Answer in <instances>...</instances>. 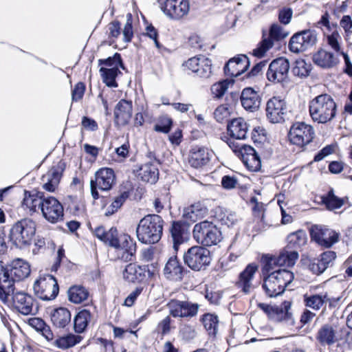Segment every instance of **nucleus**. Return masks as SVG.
Instances as JSON below:
<instances>
[{"label": "nucleus", "mask_w": 352, "mask_h": 352, "mask_svg": "<svg viewBox=\"0 0 352 352\" xmlns=\"http://www.w3.org/2000/svg\"><path fill=\"white\" fill-rule=\"evenodd\" d=\"M91 319L92 315L89 310L82 309L74 317V331L78 333L84 332Z\"/></svg>", "instance_id": "nucleus-40"}, {"label": "nucleus", "mask_w": 352, "mask_h": 352, "mask_svg": "<svg viewBox=\"0 0 352 352\" xmlns=\"http://www.w3.org/2000/svg\"><path fill=\"white\" fill-rule=\"evenodd\" d=\"M64 169L65 164L62 162L52 166L42 177L43 188L49 192H54L58 187Z\"/></svg>", "instance_id": "nucleus-21"}, {"label": "nucleus", "mask_w": 352, "mask_h": 352, "mask_svg": "<svg viewBox=\"0 0 352 352\" xmlns=\"http://www.w3.org/2000/svg\"><path fill=\"white\" fill-rule=\"evenodd\" d=\"M170 237L173 243V248L178 250L179 246L188 239V232L184 225L179 221H174L170 228Z\"/></svg>", "instance_id": "nucleus-33"}, {"label": "nucleus", "mask_w": 352, "mask_h": 352, "mask_svg": "<svg viewBox=\"0 0 352 352\" xmlns=\"http://www.w3.org/2000/svg\"><path fill=\"white\" fill-rule=\"evenodd\" d=\"M289 32H287L283 27L278 24H273L270 30L269 36L267 37L268 39L274 41H278L287 37Z\"/></svg>", "instance_id": "nucleus-50"}, {"label": "nucleus", "mask_w": 352, "mask_h": 352, "mask_svg": "<svg viewBox=\"0 0 352 352\" xmlns=\"http://www.w3.org/2000/svg\"><path fill=\"white\" fill-rule=\"evenodd\" d=\"M184 261L192 270H205L210 263V252L201 245H194L188 249L184 254Z\"/></svg>", "instance_id": "nucleus-7"}, {"label": "nucleus", "mask_w": 352, "mask_h": 352, "mask_svg": "<svg viewBox=\"0 0 352 352\" xmlns=\"http://www.w3.org/2000/svg\"><path fill=\"white\" fill-rule=\"evenodd\" d=\"M132 22V14L131 13H128L126 14V21L122 30L124 41L126 43L130 42L133 36Z\"/></svg>", "instance_id": "nucleus-56"}, {"label": "nucleus", "mask_w": 352, "mask_h": 352, "mask_svg": "<svg viewBox=\"0 0 352 352\" xmlns=\"http://www.w3.org/2000/svg\"><path fill=\"white\" fill-rule=\"evenodd\" d=\"M229 116L230 110L226 104L219 106L214 112V117L219 122H223L228 118Z\"/></svg>", "instance_id": "nucleus-57"}, {"label": "nucleus", "mask_w": 352, "mask_h": 352, "mask_svg": "<svg viewBox=\"0 0 352 352\" xmlns=\"http://www.w3.org/2000/svg\"><path fill=\"white\" fill-rule=\"evenodd\" d=\"M322 201L329 210L340 208L344 203L343 199L339 198L334 195L333 190L328 192L327 197H323Z\"/></svg>", "instance_id": "nucleus-47"}, {"label": "nucleus", "mask_w": 352, "mask_h": 352, "mask_svg": "<svg viewBox=\"0 0 352 352\" xmlns=\"http://www.w3.org/2000/svg\"><path fill=\"white\" fill-rule=\"evenodd\" d=\"M228 131L230 135L236 140L245 139L248 131L246 122L241 118L233 119L228 124Z\"/></svg>", "instance_id": "nucleus-36"}, {"label": "nucleus", "mask_w": 352, "mask_h": 352, "mask_svg": "<svg viewBox=\"0 0 352 352\" xmlns=\"http://www.w3.org/2000/svg\"><path fill=\"white\" fill-rule=\"evenodd\" d=\"M88 290L82 285H73L68 290L69 300L75 304L86 300L89 297Z\"/></svg>", "instance_id": "nucleus-41"}, {"label": "nucleus", "mask_w": 352, "mask_h": 352, "mask_svg": "<svg viewBox=\"0 0 352 352\" xmlns=\"http://www.w3.org/2000/svg\"><path fill=\"white\" fill-rule=\"evenodd\" d=\"M128 197L129 195L126 192H124L116 197L111 205L107 208L105 214L107 216H109L117 212L118 210L120 208L123 204L125 202Z\"/></svg>", "instance_id": "nucleus-49"}, {"label": "nucleus", "mask_w": 352, "mask_h": 352, "mask_svg": "<svg viewBox=\"0 0 352 352\" xmlns=\"http://www.w3.org/2000/svg\"><path fill=\"white\" fill-rule=\"evenodd\" d=\"M10 278L13 280V284L15 280H21L26 278L30 274V265L25 260L17 258L14 260L10 265V269L8 270ZM14 288L13 287V290Z\"/></svg>", "instance_id": "nucleus-26"}, {"label": "nucleus", "mask_w": 352, "mask_h": 352, "mask_svg": "<svg viewBox=\"0 0 352 352\" xmlns=\"http://www.w3.org/2000/svg\"><path fill=\"white\" fill-rule=\"evenodd\" d=\"M202 322L209 334L215 335L219 324L218 317L215 314H206L202 317Z\"/></svg>", "instance_id": "nucleus-46"}, {"label": "nucleus", "mask_w": 352, "mask_h": 352, "mask_svg": "<svg viewBox=\"0 0 352 352\" xmlns=\"http://www.w3.org/2000/svg\"><path fill=\"white\" fill-rule=\"evenodd\" d=\"M171 126L172 120L169 117L164 116L159 118L157 123L154 126V130L157 132L168 133L170 131Z\"/></svg>", "instance_id": "nucleus-53"}, {"label": "nucleus", "mask_w": 352, "mask_h": 352, "mask_svg": "<svg viewBox=\"0 0 352 352\" xmlns=\"http://www.w3.org/2000/svg\"><path fill=\"white\" fill-rule=\"evenodd\" d=\"M311 64L306 63L304 59H298L294 63L292 72L295 76L306 77L311 71Z\"/></svg>", "instance_id": "nucleus-48"}, {"label": "nucleus", "mask_w": 352, "mask_h": 352, "mask_svg": "<svg viewBox=\"0 0 352 352\" xmlns=\"http://www.w3.org/2000/svg\"><path fill=\"white\" fill-rule=\"evenodd\" d=\"M298 258V254L296 250H284L276 256L278 266H293Z\"/></svg>", "instance_id": "nucleus-45"}, {"label": "nucleus", "mask_w": 352, "mask_h": 352, "mask_svg": "<svg viewBox=\"0 0 352 352\" xmlns=\"http://www.w3.org/2000/svg\"><path fill=\"white\" fill-rule=\"evenodd\" d=\"M309 232L311 240L324 248H330L338 241V234L325 226H312Z\"/></svg>", "instance_id": "nucleus-16"}, {"label": "nucleus", "mask_w": 352, "mask_h": 352, "mask_svg": "<svg viewBox=\"0 0 352 352\" xmlns=\"http://www.w3.org/2000/svg\"><path fill=\"white\" fill-rule=\"evenodd\" d=\"M239 155L242 162L250 170L257 171L261 168L260 157L253 147L243 144V146L239 149Z\"/></svg>", "instance_id": "nucleus-22"}, {"label": "nucleus", "mask_w": 352, "mask_h": 352, "mask_svg": "<svg viewBox=\"0 0 352 352\" xmlns=\"http://www.w3.org/2000/svg\"><path fill=\"white\" fill-rule=\"evenodd\" d=\"M161 10L170 19L179 20L190 10L189 0H166L161 5Z\"/></svg>", "instance_id": "nucleus-18"}, {"label": "nucleus", "mask_w": 352, "mask_h": 352, "mask_svg": "<svg viewBox=\"0 0 352 352\" xmlns=\"http://www.w3.org/2000/svg\"><path fill=\"white\" fill-rule=\"evenodd\" d=\"M12 292L13 280L6 268L0 265V300L6 302Z\"/></svg>", "instance_id": "nucleus-35"}, {"label": "nucleus", "mask_w": 352, "mask_h": 352, "mask_svg": "<svg viewBox=\"0 0 352 352\" xmlns=\"http://www.w3.org/2000/svg\"><path fill=\"white\" fill-rule=\"evenodd\" d=\"M184 268L177 256H171L164 268V274L166 278L173 280H181L183 278Z\"/></svg>", "instance_id": "nucleus-34"}, {"label": "nucleus", "mask_w": 352, "mask_h": 352, "mask_svg": "<svg viewBox=\"0 0 352 352\" xmlns=\"http://www.w3.org/2000/svg\"><path fill=\"white\" fill-rule=\"evenodd\" d=\"M336 258V254L333 251H327L320 255V261L326 265L327 267L333 265Z\"/></svg>", "instance_id": "nucleus-63"}, {"label": "nucleus", "mask_w": 352, "mask_h": 352, "mask_svg": "<svg viewBox=\"0 0 352 352\" xmlns=\"http://www.w3.org/2000/svg\"><path fill=\"white\" fill-rule=\"evenodd\" d=\"M258 307L269 315L276 314L277 320H289L291 318L289 309L291 303L289 301L283 302L280 306H270L267 304L260 303Z\"/></svg>", "instance_id": "nucleus-32"}, {"label": "nucleus", "mask_w": 352, "mask_h": 352, "mask_svg": "<svg viewBox=\"0 0 352 352\" xmlns=\"http://www.w3.org/2000/svg\"><path fill=\"white\" fill-rule=\"evenodd\" d=\"M116 183V174L111 168L103 167L94 175V179L90 182L91 194L94 199L99 198L98 189L102 191L110 190Z\"/></svg>", "instance_id": "nucleus-8"}, {"label": "nucleus", "mask_w": 352, "mask_h": 352, "mask_svg": "<svg viewBox=\"0 0 352 352\" xmlns=\"http://www.w3.org/2000/svg\"><path fill=\"white\" fill-rule=\"evenodd\" d=\"M94 235L109 246L116 250L118 256L125 261H131L136 251V245L128 234L118 235L116 228L106 231L102 226L96 227Z\"/></svg>", "instance_id": "nucleus-1"}, {"label": "nucleus", "mask_w": 352, "mask_h": 352, "mask_svg": "<svg viewBox=\"0 0 352 352\" xmlns=\"http://www.w3.org/2000/svg\"><path fill=\"white\" fill-rule=\"evenodd\" d=\"M294 278V274L289 270H274L265 276L262 287L269 297H276L283 293Z\"/></svg>", "instance_id": "nucleus-4"}, {"label": "nucleus", "mask_w": 352, "mask_h": 352, "mask_svg": "<svg viewBox=\"0 0 352 352\" xmlns=\"http://www.w3.org/2000/svg\"><path fill=\"white\" fill-rule=\"evenodd\" d=\"M99 65H104L107 67H102L100 69L103 82L108 87H118L116 78L120 73L119 67L124 69L120 54L116 53L113 57H109L107 59H100Z\"/></svg>", "instance_id": "nucleus-10"}, {"label": "nucleus", "mask_w": 352, "mask_h": 352, "mask_svg": "<svg viewBox=\"0 0 352 352\" xmlns=\"http://www.w3.org/2000/svg\"><path fill=\"white\" fill-rule=\"evenodd\" d=\"M85 85L83 82H78L72 90V100L77 102L81 100L84 96Z\"/></svg>", "instance_id": "nucleus-61"}, {"label": "nucleus", "mask_w": 352, "mask_h": 352, "mask_svg": "<svg viewBox=\"0 0 352 352\" xmlns=\"http://www.w3.org/2000/svg\"><path fill=\"white\" fill-rule=\"evenodd\" d=\"M286 112V102L280 97L274 96L267 101L266 104V116L270 122H282L284 121Z\"/></svg>", "instance_id": "nucleus-19"}, {"label": "nucleus", "mask_w": 352, "mask_h": 352, "mask_svg": "<svg viewBox=\"0 0 352 352\" xmlns=\"http://www.w3.org/2000/svg\"><path fill=\"white\" fill-rule=\"evenodd\" d=\"M156 267L153 265H139L136 263L126 265L122 272V277L129 283H142L147 278H153L157 274Z\"/></svg>", "instance_id": "nucleus-11"}, {"label": "nucleus", "mask_w": 352, "mask_h": 352, "mask_svg": "<svg viewBox=\"0 0 352 352\" xmlns=\"http://www.w3.org/2000/svg\"><path fill=\"white\" fill-rule=\"evenodd\" d=\"M316 339L322 346H331L338 340L336 330L328 324L320 327L317 333Z\"/></svg>", "instance_id": "nucleus-37"}, {"label": "nucleus", "mask_w": 352, "mask_h": 352, "mask_svg": "<svg viewBox=\"0 0 352 352\" xmlns=\"http://www.w3.org/2000/svg\"><path fill=\"white\" fill-rule=\"evenodd\" d=\"M51 321L56 328H65L71 322L70 311L65 307L55 309L51 313Z\"/></svg>", "instance_id": "nucleus-38"}, {"label": "nucleus", "mask_w": 352, "mask_h": 352, "mask_svg": "<svg viewBox=\"0 0 352 352\" xmlns=\"http://www.w3.org/2000/svg\"><path fill=\"white\" fill-rule=\"evenodd\" d=\"M314 134V129L311 125L296 122L291 126L288 137L292 144L302 147L312 141Z\"/></svg>", "instance_id": "nucleus-14"}, {"label": "nucleus", "mask_w": 352, "mask_h": 352, "mask_svg": "<svg viewBox=\"0 0 352 352\" xmlns=\"http://www.w3.org/2000/svg\"><path fill=\"white\" fill-rule=\"evenodd\" d=\"M164 220L158 214H148L139 222L137 229L138 240L145 244H154L162 238Z\"/></svg>", "instance_id": "nucleus-3"}, {"label": "nucleus", "mask_w": 352, "mask_h": 352, "mask_svg": "<svg viewBox=\"0 0 352 352\" xmlns=\"http://www.w3.org/2000/svg\"><path fill=\"white\" fill-rule=\"evenodd\" d=\"M212 155V151L208 148L195 147L190 151L188 163L193 168H201L210 162Z\"/></svg>", "instance_id": "nucleus-24"}, {"label": "nucleus", "mask_w": 352, "mask_h": 352, "mask_svg": "<svg viewBox=\"0 0 352 352\" xmlns=\"http://www.w3.org/2000/svg\"><path fill=\"white\" fill-rule=\"evenodd\" d=\"M261 262L263 265V273H270L272 270L274 269V266L278 265L276 256H274L264 255L261 258Z\"/></svg>", "instance_id": "nucleus-55"}, {"label": "nucleus", "mask_w": 352, "mask_h": 352, "mask_svg": "<svg viewBox=\"0 0 352 352\" xmlns=\"http://www.w3.org/2000/svg\"><path fill=\"white\" fill-rule=\"evenodd\" d=\"M184 71L194 76L208 78L212 75V61L203 55L188 58L182 64Z\"/></svg>", "instance_id": "nucleus-12"}, {"label": "nucleus", "mask_w": 352, "mask_h": 352, "mask_svg": "<svg viewBox=\"0 0 352 352\" xmlns=\"http://www.w3.org/2000/svg\"><path fill=\"white\" fill-rule=\"evenodd\" d=\"M41 212L46 220L54 223L63 219V207L56 199L49 197L44 199Z\"/></svg>", "instance_id": "nucleus-20"}, {"label": "nucleus", "mask_w": 352, "mask_h": 352, "mask_svg": "<svg viewBox=\"0 0 352 352\" xmlns=\"http://www.w3.org/2000/svg\"><path fill=\"white\" fill-rule=\"evenodd\" d=\"M133 104L131 101L121 100L116 104L114 111L116 121L120 125L127 124L132 116Z\"/></svg>", "instance_id": "nucleus-28"}, {"label": "nucleus", "mask_w": 352, "mask_h": 352, "mask_svg": "<svg viewBox=\"0 0 352 352\" xmlns=\"http://www.w3.org/2000/svg\"><path fill=\"white\" fill-rule=\"evenodd\" d=\"M340 38V36L337 32H333L331 35L327 36L328 44L337 52H340V45L339 43Z\"/></svg>", "instance_id": "nucleus-62"}, {"label": "nucleus", "mask_w": 352, "mask_h": 352, "mask_svg": "<svg viewBox=\"0 0 352 352\" xmlns=\"http://www.w3.org/2000/svg\"><path fill=\"white\" fill-rule=\"evenodd\" d=\"M232 83L230 80L226 79L214 83L211 87V93L214 98H221L228 89L229 85Z\"/></svg>", "instance_id": "nucleus-52"}, {"label": "nucleus", "mask_w": 352, "mask_h": 352, "mask_svg": "<svg viewBox=\"0 0 352 352\" xmlns=\"http://www.w3.org/2000/svg\"><path fill=\"white\" fill-rule=\"evenodd\" d=\"M312 59L316 65L323 69L332 68L339 63L337 56L323 49H320L314 54Z\"/></svg>", "instance_id": "nucleus-29"}, {"label": "nucleus", "mask_w": 352, "mask_h": 352, "mask_svg": "<svg viewBox=\"0 0 352 352\" xmlns=\"http://www.w3.org/2000/svg\"><path fill=\"white\" fill-rule=\"evenodd\" d=\"M11 294H13V306L19 312L23 315H29L32 313L34 300L31 296L24 292L14 294L13 292Z\"/></svg>", "instance_id": "nucleus-27"}, {"label": "nucleus", "mask_w": 352, "mask_h": 352, "mask_svg": "<svg viewBox=\"0 0 352 352\" xmlns=\"http://www.w3.org/2000/svg\"><path fill=\"white\" fill-rule=\"evenodd\" d=\"M239 184V181L236 177L225 175L221 179V185L223 188L231 190L235 188Z\"/></svg>", "instance_id": "nucleus-59"}, {"label": "nucleus", "mask_w": 352, "mask_h": 352, "mask_svg": "<svg viewBox=\"0 0 352 352\" xmlns=\"http://www.w3.org/2000/svg\"><path fill=\"white\" fill-rule=\"evenodd\" d=\"M289 63L283 57L272 60L269 65L266 73L267 78L274 83H280L287 80L289 70Z\"/></svg>", "instance_id": "nucleus-15"}, {"label": "nucleus", "mask_w": 352, "mask_h": 352, "mask_svg": "<svg viewBox=\"0 0 352 352\" xmlns=\"http://www.w3.org/2000/svg\"><path fill=\"white\" fill-rule=\"evenodd\" d=\"M167 307L170 315L174 318H191L197 315L199 305L188 300L172 299L168 302Z\"/></svg>", "instance_id": "nucleus-17"}, {"label": "nucleus", "mask_w": 352, "mask_h": 352, "mask_svg": "<svg viewBox=\"0 0 352 352\" xmlns=\"http://www.w3.org/2000/svg\"><path fill=\"white\" fill-rule=\"evenodd\" d=\"M317 42V32L314 30H305L295 33L290 38L288 47L292 52L299 54L310 50Z\"/></svg>", "instance_id": "nucleus-9"}, {"label": "nucleus", "mask_w": 352, "mask_h": 352, "mask_svg": "<svg viewBox=\"0 0 352 352\" xmlns=\"http://www.w3.org/2000/svg\"><path fill=\"white\" fill-rule=\"evenodd\" d=\"M79 341L77 337L74 335H69L67 336L61 337L57 339L55 342L56 346L60 349H68L74 346Z\"/></svg>", "instance_id": "nucleus-54"}, {"label": "nucleus", "mask_w": 352, "mask_h": 352, "mask_svg": "<svg viewBox=\"0 0 352 352\" xmlns=\"http://www.w3.org/2000/svg\"><path fill=\"white\" fill-rule=\"evenodd\" d=\"M206 213V208L203 204L198 202L187 207L184 211V216L186 219L192 221H196Z\"/></svg>", "instance_id": "nucleus-42"}, {"label": "nucleus", "mask_w": 352, "mask_h": 352, "mask_svg": "<svg viewBox=\"0 0 352 352\" xmlns=\"http://www.w3.org/2000/svg\"><path fill=\"white\" fill-rule=\"evenodd\" d=\"M35 233V222L30 219H23L12 226L10 238L16 247L21 248L31 244Z\"/></svg>", "instance_id": "nucleus-5"}, {"label": "nucleus", "mask_w": 352, "mask_h": 352, "mask_svg": "<svg viewBox=\"0 0 352 352\" xmlns=\"http://www.w3.org/2000/svg\"><path fill=\"white\" fill-rule=\"evenodd\" d=\"M307 235L305 231L298 230L287 236V248L298 249L307 243Z\"/></svg>", "instance_id": "nucleus-43"}, {"label": "nucleus", "mask_w": 352, "mask_h": 352, "mask_svg": "<svg viewBox=\"0 0 352 352\" xmlns=\"http://www.w3.org/2000/svg\"><path fill=\"white\" fill-rule=\"evenodd\" d=\"M293 15V10L290 8L284 7L279 10L278 20L284 25H287L290 23Z\"/></svg>", "instance_id": "nucleus-58"}, {"label": "nucleus", "mask_w": 352, "mask_h": 352, "mask_svg": "<svg viewBox=\"0 0 352 352\" xmlns=\"http://www.w3.org/2000/svg\"><path fill=\"white\" fill-rule=\"evenodd\" d=\"M159 172L155 165L151 163L143 164L138 171V176L144 182L155 184L158 179Z\"/></svg>", "instance_id": "nucleus-39"}, {"label": "nucleus", "mask_w": 352, "mask_h": 352, "mask_svg": "<svg viewBox=\"0 0 352 352\" xmlns=\"http://www.w3.org/2000/svg\"><path fill=\"white\" fill-rule=\"evenodd\" d=\"M326 296L324 293L318 294H305L304 302L305 306L314 310H319L325 303Z\"/></svg>", "instance_id": "nucleus-44"}, {"label": "nucleus", "mask_w": 352, "mask_h": 352, "mask_svg": "<svg viewBox=\"0 0 352 352\" xmlns=\"http://www.w3.org/2000/svg\"><path fill=\"white\" fill-rule=\"evenodd\" d=\"M241 102L245 109L254 111L260 107L261 98L253 89L247 87L241 93Z\"/></svg>", "instance_id": "nucleus-31"}, {"label": "nucleus", "mask_w": 352, "mask_h": 352, "mask_svg": "<svg viewBox=\"0 0 352 352\" xmlns=\"http://www.w3.org/2000/svg\"><path fill=\"white\" fill-rule=\"evenodd\" d=\"M257 270V265L250 263L240 273L236 285L244 294H248L250 293L251 290L253 289L252 280Z\"/></svg>", "instance_id": "nucleus-23"}, {"label": "nucleus", "mask_w": 352, "mask_h": 352, "mask_svg": "<svg viewBox=\"0 0 352 352\" xmlns=\"http://www.w3.org/2000/svg\"><path fill=\"white\" fill-rule=\"evenodd\" d=\"M248 58L245 55L234 57L228 60L224 67V72L227 76L236 77L242 74L248 67Z\"/></svg>", "instance_id": "nucleus-25"}, {"label": "nucleus", "mask_w": 352, "mask_h": 352, "mask_svg": "<svg viewBox=\"0 0 352 352\" xmlns=\"http://www.w3.org/2000/svg\"><path fill=\"white\" fill-rule=\"evenodd\" d=\"M34 291L42 300H53L58 294V283L52 275L41 276L34 284Z\"/></svg>", "instance_id": "nucleus-13"}, {"label": "nucleus", "mask_w": 352, "mask_h": 352, "mask_svg": "<svg viewBox=\"0 0 352 352\" xmlns=\"http://www.w3.org/2000/svg\"><path fill=\"white\" fill-rule=\"evenodd\" d=\"M309 112L314 122L325 124L336 117L337 105L331 96L322 94L309 101Z\"/></svg>", "instance_id": "nucleus-2"}, {"label": "nucleus", "mask_w": 352, "mask_h": 352, "mask_svg": "<svg viewBox=\"0 0 352 352\" xmlns=\"http://www.w3.org/2000/svg\"><path fill=\"white\" fill-rule=\"evenodd\" d=\"M192 234L195 240L203 247L215 245L221 241V232L213 223L208 221L196 223Z\"/></svg>", "instance_id": "nucleus-6"}, {"label": "nucleus", "mask_w": 352, "mask_h": 352, "mask_svg": "<svg viewBox=\"0 0 352 352\" xmlns=\"http://www.w3.org/2000/svg\"><path fill=\"white\" fill-rule=\"evenodd\" d=\"M41 193H31L25 191L24 197L22 201V207L23 210H26L30 214L37 212L38 210H41L44 199Z\"/></svg>", "instance_id": "nucleus-30"}, {"label": "nucleus", "mask_w": 352, "mask_h": 352, "mask_svg": "<svg viewBox=\"0 0 352 352\" xmlns=\"http://www.w3.org/2000/svg\"><path fill=\"white\" fill-rule=\"evenodd\" d=\"M273 45V41L267 38H263L257 47L253 50L252 55L258 58H262Z\"/></svg>", "instance_id": "nucleus-51"}, {"label": "nucleus", "mask_w": 352, "mask_h": 352, "mask_svg": "<svg viewBox=\"0 0 352 352\" xmlns=\"http://www.w3.org/2000/svg\"><path fill=\"white\" fill-rule=\"evenodd\" d=\"M171 318L169 316L164 318L157 325L158 331L163 335L168 334L171 329Z\"/></svg>", "instance_id": "nucleus-64"}, {"label": "nucleus", "mask_w": 352, "mask_h": 352, "mask_svg": "<svg viewBox=\"0 0 352 352\" xmlns=\"http://www.w3.org/2000/svg\"><path fill=\"white\" fill-rule=\"evenodd\" d=\"M309 270L315 274L319 275L323 273L327 268L320 259H314L309 265Z\"/></svg>", "instance_id": "nucleus-60"}]
</instances>
